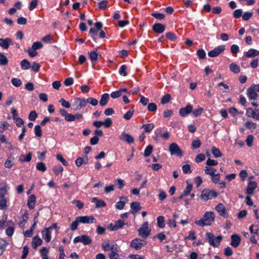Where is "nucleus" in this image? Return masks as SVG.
<instances>
[{"label": "nucleus", "instance_id": "1", "mask_svg": "<svg viewBox=\"0 0 259 259\" xmlns=\"http://www.w3.org/2000/svg\"><path fill=\"white\" fill-rule=\"evenodd\" d=\"M214 214L211 211H207L203 215V217L199 220H196L195 223L201 227L209 226L214 221Z\"/></svg>", "mask_w": 259, "mask_h": 259}, {"label": "nucleus", "instance_id": "2", "mask_svg": "<svg viewBox=\"0 0 259 259\" xmlns=\"http://www.w3.org/2000/svg\"><path fill=\"white\" fill-rule=\"evenodd\" d=\"M222 239V237L221 235L215 237L213 234L210 232H206L205 234V240L212 246L216 247H218Z\"/></svg>", "mask_w": 259, "mask_h": 259}, {"label": "nucleus", "instance_id": "3", "mask_svg": "<svg viewBox=\"0 0 259 259\" xmlns=\"http://www.w3.org/2000/svg\"><path fill=\"white\" fill-rule=\"evenodd\" d=\"M218 193L213 190L204 189L201 194V198L204 201L217 197Z\"/></svg>", "mask_w": 259, "mask_h": 259}, {"label": "nucleus", "instance_id": "4", "mask_svg": "<svg viewBox=\"0 0 259 259\" xmlns=\"http://www.w3.org/2000/svg\"><path fill=\"white\" fill-rule=\"evenodd\" d=\"M139 235L143 238L146 239L150 234L151 229L149 228L148 222L144 223L138 230Z\"/></svg>", "mask_w": 259, "mask_h": 259}, {"label": "nucleus", "instance_id": "5", "mask_svg": "<svg viewBox=\"0 0 259 259\" xmlns=\"http://www.w3.org/2000/svg\"><path fill=\"white\" fill-rule=\"evenodd\" d=\"M168 150L171 155H176L180 157L183 156L182 151L178 144L175 143H172L169 145Z\"/></svg>", "mask_w": 259, "mask_h": 259}, {"label": "nucleus", "instance_id": "6", "mask_svg": "<svg viewBox=\"0 0 259 259\" xmlns=\"http://www.w3.org/2000/svg\"><path fill=\"white\" fill-rule=\"evenodd\" d=\"M87 100L84 98H75L72 106L74 110H78L87 106Z\"/></svg>", "mask_w": 259, "mask_h": 259}, {"label": "nucleus", "instance_id": "7", "mask_svg": "<svg viewBox=\"0 0 259 259\" xmlns=\"http://www.w3.org/2000/svg\"><path fill=\"white\" fill-rule=\"evenodd\" d=\"M226 47L225 45H221L215 48L212 50L208 53V56L210 57H216L224 52L225 50Z\"/></svg>", "mask_w": 259, "mask_h": 259}, {"label": "nucleus", "instance_id": "8", "mask_svg": "<svg viewBox=\"0 0 259 259\" xmlns=\"http://www.w3.org/2000/svg\"><path fill=\"white\" fill-rule=\"evenodd\" d=\"M146 244V241L139 238H136L132 241L131 246L136 250H138L145 245Z\"/></svg>", "mask_w": 259, "mask_h": 259}, {"label": "nucleus", "instance_id": "9", "mask_svg": "<svg viewBox=\"0 0 259 259\" xmlns=\"http://www.w3.org/2000/svg\"><path fill=\"white\" fill-rule=\"evenodd\" d=\"M78 221L80 223H95L96 222V219L93 216H78Z\"/></svg>", "mask_w": 259, "mask_h": 259}, {"label": "nucleus", "instance_id": "10", "mask_svg": "<svg viewBox=\"0 0 259 259\" xmlns=\"http://www.w3.org/2000/svg\"><path fill=\"white\" fill-rule=\"evenodd\" d=\"M119 139L121 141H125L127 143L130 144L134 142V138L130 134L122 132L119 137Z\"/></svg>", "mask_w": 259, "mask_h": 259}, {"label": "nucleus", "instance_id": "11", "mask_svg": "<svg viewBox=\"0 0 259 259\" xmlns=\"http://www.w3.org/2000/svg\"><path fill=\"white\" fill-rule=\"evenodd\" d=\"M125 224L123 223L122 221L121 220H118L115 222V224L113 225L112 224H110L109 227V229L110 231H116L120 228H123L124 225Z\"/></svg>", "mask_w": 259, "mask_h": 259}, {"label": "nucleus", "instance_id": "12", "mask_svg": "<svg viewBox=\"0 0 259 259\" xmlns=\"http://www.w3.org/2000/svg\"><path fill=\"white\" fill-rule=\"evenodd\" d=\"M215 209L218 212L220 215L224 217L225 218H227L228 217V214L226 212V209L223 204L221 203H219L215 207Z\"/></svg>", "mask_w": 259, "mask_h": 259}, {"label": "nucleus", "instance_id": "13", "mask_svg": "<svg viewBox=\"0 0 259 259\" xmlns=\"http://www.w3.org/2000/svg\"><path fill=\"white\" fill-rule=\"evenodd\" d=\"M246 114L248 117L259 120V109L253 110L251 108H249L247 109Z\"/></svg>", "mask_w": 259, "mask_h": 259}, {"label": "nucleus", "instance_id": "14", "mask_svg": "<svg viewBox=\"0 0 259 259\" xmlns=\"http://www.w3.org/2000/svg\"><path fill=\"white\" fill-rule=\"evenodd\" d=\"M231 245L235 248L237 247L241 242L240 237L237 234H233L231 236Z\"/></svg>", "mask_w": 259, "mask_h": 259}, {"label": "nucleus", "instance_id": "15", "mask_svg": "<svg viewBox=\"0 0 259 259\" xmlns=\"http://www.w3.org/2000/svg\"><path fill=\"white\" fill-rule=\"evenodd\" d=\"M193 107L191 105H188L184 108H182L179 110V114L182 116H185L192 111Z\"/></svg>", "mask_w": 259, "mask_h": 259}, {"label": "nucleus", "instance_id": "16", "mask_svg": "<svg viewBox=\"0 0 259 259\" xmlns=\"http://www.w3.org/2000/svg\"><path fill=\"white\" fill-rule=\"evenodd\" d=\"M165 28L164 25L159 23H156L152 26L153 31L157 33H162L164 31Z\"/></svg>", "mask_w": 259, "mask_h": 259}, {"label": "nucleus", "instance_id": "17", "mask_svg": "<svg viewBox=\"0 0 259 259\" xmlns=\"http://www.w3.org/2000/svg\"><path fill=\"white\" fill-rule=\"evenodd\" d=\"M257 187V183L254 181H250L249 182L246 193L248 195H252L253 194V190Z\"/></svg>", "mask_w": 259, "mask_h": 259}, {"label": "nucleus", "instance_id": "18", "mask_svg": "<svg viewBox=\"0 0 259 259\" xmlns=\"http://www.w3.org/2000/svg\"><path fill=\"white\" fill-rule=\"evenodd\" d=\"M11 44H13V42L11 38H6L5 39H3L0 38V46L3 49H8Z\"/></svg>", "mask_w": 259, "mask_h": 259}, {"label": "nucleus", "instance_id": "19", "mask_svg": "<svg viewBox=\"0 0 259 259\" xmlns=\"http://www.w3.org/2000/svg\"><path fill=\"white\" fill-rule=\"evenodd\" d=\"M43 239L47 242H49L51 239V231L45 228L41 232Z\"/></svg>", "mask_w": 259, "mask_h": 259}, {"label": "nucleus", "instance_id": "20", "mask_svg": "<svg viewBox=\"0 0 259 259\" xmlns=\"http://www.w3.org/2000/svg\"><path fill=\"white\" fill-rule=\"evenodd\" d=\"M131 207L132 209L131 213L133 214H135V213L137 212L142 208L140 203L137 201L133 202L131 203Z\"/></svg>", "mask_w": 259, "mask_h": 259}, {"label": "nucleus", "instance_id": "21", "mask_svg": "<svg viewBox=\"0 0 259 259\" xmlns=\"http://www.w3.org/2000/svg\"><path fill=\"white\" fill-rule=\"evenodd\" d=\"M36 201V197L34 195H31L27 201V205L30 209H32L34 208L35 204Z\"/></svg>", "mask_w": 259, "mask_h": 259}, {"label": "nucleus", "instance_id": "22", "mask_svg": "<svg viewBox=\"0 0 259 259\" xmlns=\"http://www.w3.org/2000/svg\"><path fill=\"white\" fill-rule=\"evenodd\" d=\"M42 243V240L38 236L33 237L32 241V245L33 249H36L38 246Z\"/></svg>", "mask_w": 259, "mask_h": 259}, {"label": "nucleus", "instance_id": "23", "mask_svg": "<svg viewBox=\"0 0 259 259\" xmlns=\"http://www.w3.org/2000/svg\"><path fill=\"white\" fill-rule=\"evenodd\" d=\"M109 100V95L108 94L105 93L101 96V99L99 101L100 105L102 107H104L107 104Z\"/></svg>", "mask_w": 259, "mask_h": 259}, {"label": "nucleus", "instance_id": "24", "mask_svg": "<svg viewBox=\"0 0 259 259\" xmlns=\"http://www.w3.org/2000/svg\"><path fill=\"white\" fill-rule=\"evenodd\" d=\"M247 95L249 98L252 100H255L257 97V94L256 91L254 90V88L250 87L247 90Z\"/></svg>", "mask_w": 259, "mask_h": 259}, {"label": "nucleus", "instance_id": "25", "mask_svg": "<svg viewBox=\"0 0 259 259\" xmlns=\"http://www.w3.org/2000/svg\"><path fill=\"white\" fill-rule=\"evenodd\" d=\"M92 202H95L96 203V208L103 207L106 206V203L104 201L99 200L96 197L92 199Z\"/></svg>", "mask_w": 259, "mask_h": 259}, {"label": "nucleus", "instance_id": "26", "mask_svg": "<svg viewBox=\"0 0 259 259\" xmlns=\"http://www.w3.org/2000/svg\"><path fill=\"white\" fill-rule=\"evenodd\" d=\"M259 55V51L255 49H250L245 55L247 58L254 57Z\"/></svg>", "mask_w": 259, "mask_h": 259}, {"label": "nucleus", "instance_id": "27", "mask_svg": "<svg viewBox=\"0 0 259 259\" xmlns=\"http://www.w3.org/2000/svg\"><path fill=\"white\" fill-rule=\"evenodd\" d=\"M229 68L230 70L234 73H238L240 72V68L239 66L235 63L230 64Z\"/></svg>", "mask_w": 259, "mask_h": 259}, {"label": "nucleus", "instance_id": "28", "mask_svg": "<svg viewBox=\"0 0 259 259\" xmlns=\"http://www.w3.org/2000/svg\"><path fill=\"white\" fill-rule=\"evenodd\" d=\"M88 55L92 62H96L98 60V54L96 50L89 52Z\"/></svg>", "mask_w": 259, "mask_h": 259}, {"label": "nucleus", "instance_id": "29", "mask_svg": "<svg viewBox=\"0 0 259 259\" xmlns=\"http://www.w3.org/2000/svg\"><path fill=\"white\" fill-rule=\"evenodd\" d=\"M154 127L153 123H148L143 124L141 128L144 130L145 133H149L152 131Z\"/></svg>", "mask_w": 259, "mask_h": 259}, {"label": "nucleus", "instance_id": "30", "mask_svg": "<svg viewBox=\"0 0 259 259\" xmlns=\"http://www.w3.org/2000/svg\"><path fill=\"white\" fill-rule=\"evenodd\" d=\"M157 226L160 228H163L165 226V220L163 216H159L157 218Z\"/></svg>", "mask_w": 259, "mask_h": 259}, {"label": "nucleus", "instance_id": "31", "mask_svg": "<svg viewBox=\"0 0 259 259\" xmlns=\"http://www.w3.org/2000/svg\"><path fill=\"white\" fill-rule=\"evenodd\" d=\"M211 152L213 156L215 158L221 157L222 156L220 150L214 146L211 148Z\"/></svg>", "mask_w": 259, "mask_h": 259}, {"label": "nucleus", "instance_id": "32", "mask_svg": "<svg viewBox=\"0 0 259 259\" xmlns=\"http://www.w3.org/2000/svg\"><path fill=\"white\" fill-rule=\"evenodd\" d=\"M21 67L23 69H28L31 67L30 63L27 60L23 59L21 62Z\"/></svg>", "mask_w": 259, "mask_h": 259}, {"label": "nucleus", "instance_id": "33", "mask_svg": "<svg viewBox=\"0 0 259 259\" xmlns=\"http://www.w3.org/2000/svg\"><path fill=\"white\" fill-rule=\"evenodd\" d=\"M92 240L89 236L86 235H82L81 237V242L84 245H89L91 243Z\"/></svg>", "mask_w": 259, "mask_h": 259}, {"label": "nucleus", "instance_id": "34", "mask_svg": "<svg viewBox=\"0 0 259 259\" xmlns=\"http://www.w3.org/2000/svg\"><path fill=\"white\" fill-rule=\"evenodd\" d=\"M8 63L7 58L3 53H0V65L3 66L7 65Z\"/></svg>", "mask_w": 259, "mask_h": 259}, {"label": "nucleus", "instance_id": "35", "mask_svg": "<svg viewBox=\"0 0 259 259\" xmlns=\"http://www.w3.org/2000/svg\"><path fill=\"white\" fill-rule=\"evenodd\" d=\"M134 113V107L131 108L126 113L123 115V118L126 120L130 119Z\"/></svg>", "mask_w": 259, "mask_h": 259}, {"label": "nucleus", "instance_id": "36", "mask_svg": "<svg viewBox=\"0 0 259 259\" xmlns=\"http://www.w3.org/2000/svg\"><path fill=\"white\" fill-rule=\"evenodd\" d=\"M31 157H32V153L31 152H29L26 157H24V155H21L19 158V160L22 162H23V161L29 162L31 160Z\"/></svg>", "mask_w": 259, "mask_h": 259}, {"label": "nucleus", "instance_id": "37", "mask_svg": "<svg viewBox=\"0 0 259 259\" xmlns=\"http://www.w3.org/2000/svg\"><path fill=\"white\" fill-rule=\"evenodd\" d=\"M63 170V167L60 165H55L53 167V171L56 176L59 175Z\"/></svg>", "mask_w": 259, "mask_h": 259}, {"label": "nucleus", "instance_id": "38", "mask_svg": "<svg viewBox=\"0 0 259 259\" xmlns=\"http://www.w3.org/2000/svg\"><path fill=\"white\" fill-rule=\"evenodd\" d=\"M171 99V97L169 94H166L163 96L161 99V103L162 104H165L168 103Z\"/></svg>", "mask_w": 259, "mask_h": 259}, {"label": "nucleus", "instance_id": "39", "mask_svg": "<svg viewBox=\"0 0 259 259\" xmlns=\"http://www.w3.org/2000/svg\"><path fill=\"white\" fill-rule=\"evenodd\" d=\"M153 146L151 145H148L144 151V156L145 157L149 156L152 153Z\"/></svg>", "mask_w": 259, "mask_h": 259}, {"label": "nucleus", "instance_id": "40", "mask_svg": "<svg viewBox=\"0 0 259 259\" xmlns=\"http://www.w3.org/2000/svg\"><path fill=\"white\" fill-rule=\"evenodd\" d=\"M34 133L36 137H41L42 136V132L40 125H37L35 126Z\"/></svg>", "mask_w": 259, "mask_h": 259}, {"label": "nucleus", "instance_id": "41", "mask_svg": "<svg viewBox=\"0 0 259 259\" xmlns=\"http://www.w3.org/2000/svg\"><path fill=\"white\" fill-rule=\"evenodd\" d=\"M254 140L253 136L252 135H249L247 136L246 139V143L247 145L250 147L252 145V143Z\"/></svg>", "mask_w": 259, "mask_h": 259}, {"label": "nucleus", "instance_id": "42", "mask_svg": "<svg viewBox=\"0 0 259 259\" xmlns=\"http://www.w3.org/2000/svg\"><path fill=\"white\" fill-rule=\"evenodd\" d=\"M36 169L41 171H45L47 169L46 164L44 162H39L36 165Z\"/></svg>", "mask_w": 259, "mask_h": 259}, {"label": "nucleus", "instance_id": "43", "mask_svg": "<svg viewBox=\"0 0 259 259\" xmlns=\"http://www.w3.org/2000/svg\"><path fill=\"white\" fill-rule=\"evenodd\" d=\"M86 100L87 104L89 103L94 106L97 105L98 104V100L94 98L93 97L89 98Z\"/></svg>", "mask_w": 259, "mask_h": 259}, {"label": "nucleus", "instance_id": "44", "mask_svg": "<svg viewBox=\"0 0 259 259\" xmlns=\"http://www.w3.org/2000/svg\"><path fill=\"white\" fill-rule=\"evenodd\" d=\"M201 145V142L199 140H193L192 143V148L193 149H196L200 147Z\"/></svg>", "mask_w": 259, "mask_h": 259}, {"label": "nucleus", "instance_id": "45", "mask_svg": "<svg viewBox=\"0 0 259 259\" xmlns=\"http://www.w3.org/2000/svg\"><path fill=\"white\" fill-rule=\"evenodd\" d=\"M245 125L246 127L248 129L253 130L256 127V124L250 121H248L245 122Z\"/></svg>", "mask_w": 259, "mask_h": 259}, {"label": "nucleus", "instance_id": "46", "mask_svg": "<svg viewBox=\"0 0 259 259\" xmlns=\"http://www.w3.org/2000/svg\"><path fill=\"white\" fill-rule=\"evenodd\" d=\"M11 82L13 85H14L16 87H20L21 84L22 82L20 79L17 78H14L11 80Z\"/></svg>", "mask_w": 259, "mask_h": 259}, {"label": "nucleus", "instance_id": "47", "mask_svg": "<svg viewBox=\"0 0 259 259\" xmlns=\"http://www.w3.org/2000/svg\"><path fill=\"white\" fill-rule=\"evenodd\" d=\"M151 15L158 20H162L165 18V15L163 13H153Z\"/></svg>", "mask_w": 259, "mask_h": 259}, {"label": "nucleus", "instance_id": "48", "mask_svg": "<svg viewBox=\"0 0 259 259\" xmlns=\"http://www.w3.org/2000/svg\"><path fill=\"white\" fill-rule=\"evenodd\" d=\"M182 170L185 174H190L192 172L191 166L189 164H185L182 166Z\"/></svg>", "mask_w": 259, "mask_h": 259}, {"label": "nucleus", "instance_id": "49", "mask_svg": "<svg viewBox=\"0 0 259 259\" xmlns=\"http://www.w3.org/2000/svg\"><path fill=\"white\" fill-rule=\"evenodd\" d=\"M197 55L199 59H204L206 56L205 51L203 49H199L197 52Z\"/></svg>", "mask_w": 259, "mask_h": 259}, {"label": "nucleus", "instance_id": "50", "mask_svg": "<svg viewBox=\"0 0 259 259\" xmlns=\"http://www.w3.org/2000/svg\"><path fill=\"white\" fill-rule=\"evenodd\" d=\"M42 47V44L39 41H36L33 44L32 46V49L33 50H36L37 49H39Z\"/></svg>", "mask_w": 259, "mask_h": 259}, {"label": "nucleus", "instance_id": "51", "mask_svg": "<svg viewBox=\"0 0 259 259\" xmlns=\"http://www.w3.org/2000/svg\"><path fill=\"white\" fill-rule=\"evenodd\" d=\"M147 109L149 111H155L157 109V105L154 103H149L148 105Z\"/></svg>", "mask_w": 259, "mask_h": 259}, {"label": "nucleus", "instance_id": "52", "mask_svg": "<svg viewBox=\"0 0 259 259\" xmlns=\"http://www.w3.org/2000/svg\"><path fill=\"white\" fill-rule=\"evenodd\" d=\"M37 116V114L35 111H31L29 114V119L31 121H34Z\"/></svg>", "mask_w": 259, "mask_h": 259}, {"label": "nucleus", "instance_id": "53", "mask_svg": "<svg viewBox=\"0 0 259 259\" xmlns=\"http://www.w3.org/2000/svg\"><path fill=\"white\" fill-rule=\"evenodd\" d=\"M125 202L124 201L120 200L117 202L115 204V207L117 209H122L125 205Z\"/></svg>", "mask_w": 259, "mask_h": 259}, {"label": "nucleus", "instance_id": "54", "mask_svg": "<svg viewBox=\"0 0 259 259\" xmlns=\"http://www.w3.org/2000/svg\"><path fill=\"white\" fill-rule=\"evenodd\" d=\"M78 223H80L78 221L77 217L76 218L75 221H74L71 225L70 228L72 231H75L77 229V226Z\"/></svg>", "mask_w": 259, "mask_h": 259}, {"label": "nucleus", "instance_id": "55", "mask_svg": "<svg viewBox=\"0 0 259 259\" xmlns=\"http://www.w3.org/2000/svg\"><path fill=\"white\" fill-rule=\"evenodd\" d=\"M253 13L252 12H245L243 15H242V19L244 21H247L252 16Z\"/></svg>", "mask_w": 259, "mask_h": 259}, {"label": "nucleus", "instance_id": "56", "mask_svg": "<svg viewBox=\"0 0 259 259\" xmlns=\"http://www.w3.org/2000/svg\"><path fill=\"white\" fill-rule=\"evenodd\" d=\"M239 47L236 45H233L231 47V52L232 54H235L239 52Z\"/></svg>", "mask_w": 259, "mask_h": 259}, {"label": "nucleus", "instance_id": "57", "mask_svg": "<svg viewBox=\"0 0 259 259\" xmlns=\"http://www.w3.org/2000/svg\"><path fill=\"white\" fill-rule=\"evenodd\" d=\"M103 122V125L106 127H109L112 124V121L110 118H107Z\"/></svg>", "mask_w": 259, "mask_h": 259}, {"label": "nucleus", "instance_id": "58", "mask_svg": "<svg viewBox=\"0 0 259 259\" xmlns=\"http://www.w3.org/2000/svg\"><path fill=\"white\" fill-rule=\"evenodd\" d=\"M126 69V66L125 65H122L119 70V73L120 75H122L124 76H126L127 75V73L125 71V70Z\"/></svg>", "mask_w": 259, "mask_h": 259}, {"label": "nucleus", "instance_id": "59", "mask_svg": "<svg viewBox=\"0 0 259 259\" xmlns=\"http://www.w3.org/2000/svg\"><path fill=\"white\" fill-rule=\"evenodd\" d=\"M57 159L60 161L64 165V166H67L68 165V163L67 161H66L65 159H64V158L63 157L62 155H61V154H58L57 155Z\"/></svg>", "mask_w": 259, "mask_h": 259}, {"label": "nucleus", "instance_id": "60", "mask_svg": "<svg viewBox=\"0 0 259 259\" xmlns=\"http://www.w3.org/2000/svg\"><path fill=\"white\" fill-rule=\"evenodd\" d=\"M192 189V185L190 184H188V185L186 188V189L183 191V195H188L190 194L191 191Z\"/></svg>", "mask_w": 259, "mask_h": 259}, {"label": "nucleus", "instance_id": "61", "mask_svg": "<svg viewBox=\"0 0 259 259\" xmlns=\"http://www.w3.org/2000/svg\"><path fill=\"white\" fill-rule=\"evenodd\" d=\"M40 67V66L38 63L34 62L30 67L34 72H37L39 70Z\"/></svg>", "mask_w": 259, "mask_h": 259}, {"label": "nucleus", "instance_id": "62", "mask_svg": "<svg viewBox=\"0 0 259 259\" xmlns=\"http://www.w3.org/2000/svg\"><path fill=\"white\" fill-rule=\"evenodd\" d=\"M159 192L158 198L159 200L162 201L166 198L167 195L166 193L161 190H159Z\"/></svg>", "mask_w": 259, "mask_h": 259}, {"label": "nucleus", "instance_id": "63", "mask_svg": "<svg viewBox=\"0 0 259 259\" xmlns=\"http://www.w3.org/2000/svg\"><path fill=\"white\" fill-rule=\"evenodd\" d=\"M203 111L202 108H199L192 111L194 117H198L201 115Z\"/></svg>", "mask_w": 259, "mask_h": 259}, {"label": "nucleus", "instance_id": "64", "mask_svg": "<svg viewBox=\"0 0 259 259\" xmlns=\"http://www.w3.org/2000/svg\"><path fill=\"white\" fill-rule=\"evenodd\" d=\"M17 22L18 24L20 25H25L27 23V19L26 18L23 17H19L17 19Z\"/></svg>", "mask_w": 259, "mask_h": 259}]
</instances>
